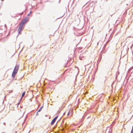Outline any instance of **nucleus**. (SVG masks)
<instances>
[{
  "mask_svg": "<svg viewBox=\"0 0 133 133\" xmlns=\"http://www.w3.org/2000/svg\"><path fill=\"white\" fill-rule=\"evenodd\" d=\"M43 106H42L40 108V109H39V110H38V112H40L41 111V110H42V109H43Z\"/></svg>",
  "mask_w": 133,
  "mask_h": 133,
  "instance_id": "0eeeda50",
  "label": "nucleus"
},
{
  "mask_svg": "<svg viewBox=\"0 0 133 133\" xmlns=\"http://www.w3.org/2000/svg\"><path fill=\"white\" fill-rule=\"evenodd\" d=\"M17 73H15V72L13 71L12 75V76L13 78H14L15 77V76Z\"/></svg>",
  "mask_w": 133,
  "mask_h": 133,
  "instance_id": "39448f33",
  "label": "nucleus"
},
{
  "mask_svg": "<svg viewBox=\"0 0 133 133\" xmlns=\"http://www.w3.org/2000/svg\"><path fill=\"white\" fill-rule=\"evenodd\" d=\"M65 113H64V114H63V115H64Z\"/></svg>",
  "mask_w": 133,
  "mask_h": 133,
  "instance_id": "393cba45",
  "label": "nucleus"
},
{
  "mask_svg": "<svg viewBox=\"0 0 133 133\" xmlns=\"http://www.w3.org/2000/svg\"><path fill=\"white\" fill-rule=\"evenodd\" d=\"M18 26L19 27L17 30L18 34H21V32L24 29L25 26L23 25H22L20 24H19Z\"/></svg>",
  "mask_w": 133,
  "mask_h": 133,
  "instance_id": "f257e3e1",
  "label": "nucleus"
},
{
  "mask_svg": "<svg viewBox=\"0 0 133 133\" xmlns=\"http://www.w3.org/2000/svg\"><path fill=\"white\" fill-rule=\"evenodd\" d=\"M4 27L5 28H6L7 27V26H6V24H5L4 25Z\"/></svg>",
  "mask_w": 133,
  "mask_h": 133,
  "instance_id": "f8f14e48",
  "label": "nucleus"
},
{
  "mask_svg": "<svg viewBox=\"0 0 133 133\" xmlns=\"http://www.w3.org/2000/svg\"><path fill=\"white\" fill-rule=\"evenodd\" d=\"M132 46H131V47H132Z\"/></svg>",
  "mask_w": 133,
  "mask_h": 133,
  "instance_id": "5701e85b",
  "label": "nucleus"
},
{
  "mask_svg": "<svg viewBox=\"0 0 133 133\" xmlns=\"http://www.w3.org/2000/svg\"><path fill=\"white\" fill-rule=\"evenodd\" d=\"M19 65H16L13 71L15 72V73H17V72L19 69Z\"/></svg>",
  "mask_w": 133,
  "mask_h": 133,
  "instance_id": "7ed1b4c3",
  "label": "nucleus"
},
{
  "mask_svg": "<svg viewBox=\"0 0 133 133\" xmlns=\"http://www.w3.org/2000/svg\"><path fill=\"white\" fill-rule=\"evenodd\" d=\"M38 111L36 112V116H38V115H39V114L38 113Z\"/></svg>",
  "mask_w": 133,
  "mask_h": 133,
  "instance_id": "9d476101",
  "label": "nucleus"
},
{
  "mask_svg": "<svg viewBox=\"0 0 133 133\" xmlns=\"http://www.w3.org/2000/svg\"><path fill=\"white\" fill-rule=\"evenodd\" d=\"M60 111L59 112V113H58V114H59V113L60 112Z\"/></svg>",
  "mask_w": 133,
  "mask_h": 133,
  "instance_id": "b1692460",
  "label": "nucleus"
},
{
  "mask_svg": "<svg viewBox=\"0 0 133 133\" xmlns=\"http://www.w3.org/2000/svg\"><path fill=\"white\" fill-rule=\"evenodd\" d=\"M31 13H32V11H30V12L29 13H30V14Z\"/></svg>",
  "mask_w": 133,
  "mask_h": 133,
  "instance_id": "dca6fc26",
  "label": "nucleus"
},
{
  "mask_svg": "<svg viewBox=\"0 0 133 133\" xmlns=\"http://www.w3.org/2000/svg\"><path fill=\"white\" fill-rule=\"evenodd\" d=\"M90 117V116H89L87 118V119H88Z\"/></svg>",
  "mask_w": 133,
  "mask_h": 133,
  "instance_id": "a211bd4d",
  "label": "nucleus"
},
{
  "mask_svg": "<svg viewBox=\"0 0 133 133\" xmlns=\"http://www.w3.org/2000/svg\"><path fill=\"white\" fill-rule=\"evenodd\" d=\"M12 91H11L10 92H12Z\"/></svg>",
  "mask_w": 133,
  "mask_h": 133,
  "instance_id": "f3484780",
  "label": "nucleus"
},
{
  "mask_svg": "<svg viewBox=\"0 0 133 133\" xmlns=\"http://www.w3.org/2000/svg\"><path fill=\"white\" fill-rule=\"evenodd\" d=\"M85 115H84L83 116L82 119V121H83V120L84 119V118H85Z\"/></svg>",
  "mask_w": 133,
  "mask_h": 133,
  "instance_id": "6e6552de",
  "label": "nucleus"
},
{
  "mask_svg": "<svg viewBox=\"0 0 133 133\" xmlns=\"http://www.w3.org/2000/svg\"><path fill=\"white\" fill-rule=\"evenodd\" d=\"M105 46H104L103 48V49H104V48H105Z\"/></svg>",
  "mask_w": 133,
  "mask_h": 133,
  "instance_id": "2eb2a0df",
  "label": "nucleus"
},
{
  "mask_svg": "<svg viewBox=\"0 0 133 133\" xmlns=\"http://www.w3.org/2000/svg\"><path fill=\"white\" fill-rule=\"evenodd\" d=\"M58 117V116H57L55 117L52 120L51 123V125H53L54 123L56 121V120L57 119V118Z\"/></svg>",
  "mask_w": 133,
  "mask_h": 133,
  "instance_id": "20e7f679",
  "label": "nucleus"
},
{
  "mask_svg": "<svg viewBox=\"0 0 133 133\" xmlns=\"http://www.w3.org/2000/svg\"><path fill=\"white\" fill-rule=\"evenodd\" d=\"M30 15V13H29L28 14V16H29Z\"/></svg>",
  "mask_w": 133,
  "mask_h": 133,
  "instance_id": "ddd939ff",
  "label": "nucleus"
},
{
  "mask_svg": "<svg viewBox=\"0 0 133 133\" xmlns=\"http://www.w3.org/2000/svg\"><path fill=\"white\" fill-rule=\"evenodd\" d=\"M133 46V43L132 44V45L131 46Z\"/></svg>",
  "mask_w": 133,
  "mask_h": 133,
  "instance_id": "412c9836",
  "label": "nucleus"
},
{
  "mask_svg": "<svg viewBox=\"0 0 133 133\" xmlns=\"http://www.w3.org/2000/svg\"><path fill=\"white\" fill-rule=\"evenodd\" d=\"M25 91H24L23 92V93H22V94L21 98L20 99V100H21V99L22 98V97H23L25 95Z\"/></svg>",
  "mask_w": 133,
  "mask_h": 133,
  "instance_id": "423d86ee",
  "label": "nucleus"
},
{
  "mask_svg": "<svg viewBox=\"0 0 133 133\" xmlns=\"http://www.w3.org/2000/svg\"><path fill=\"white\" fill-rule=\"evenodd\" d=\"M81 57H82V56H81H81H80V59L81 60H82V58H81Z\"/></svg>",
  "mask_w": 133,
  "mask_h": 133,
  "instance_id": "9b49d317",
  "label": "nucleus"
},
{
  "mask_svg": "<svg viewBox=\"0 0 133 133\" xmlns=\"http://www.w3.org/2000/svg\"><path fill=\"white\" fill-rule=\"evenodd\" d=\"M32 44L31 45V46H30V47H31V46H32Z\"/></svg>",
  "mask_w": 133,
  "mask_h": 133,
  "instance_id": "4be33fe9",
  "label": "nucleus"
},
{
  "mask_svg": "<svg viewBox=\"0 0 133 133\" xmlns=\"http://www.w3.org/2000/svg\"><path fill=\"white\" fill-rule=\"evenodd\" d=\"M28 19L26 17V18L24 19L19 24L25 26V24L28 22Z\"/></svg>",
  "mask_w": 133,
  "mask_h": 133,
  "instance_id": "f03ea898",
  "label": "nucleus"
},
{
  "mask_svg": "<svg viewBox=\"0 0 133 133\" xmlns=\"http://www.w3.org/2000/svg\"><path fill=\"white\" fill-rule=\"evenodd\" d=\"M70 110H69V111H68V114H67V115L68 116H69V115H70Z\"/></svg>",
  "mask_w": 133,
  "mask_h": 133,
  "instance_id": "1a4fd4ad",
  "label": "nucleus"
},
{
  "mask_svg": "<svg viewBox=\"0 0 133 133\" xmlns=\"http://www.w3.org/2000/svg\"><path fill=\"white\" fill-rule=\"evenodd\" d=\"M2 1H3L4 0H1Z\"/></svg>",
  "mask_w": 133,
  "mask_h": 133,
  "instance_id": "6ab92c4d",
  "label": "nucleus"
},
{
  "mask_svg": "<svg viewBox=\"0 0 133 133\" xmlns=\"http://www.w3.org/2000/svg\"><path fill=\"white\" fill-rule=\"evenodd\" d=\"M133 46V43L132 44V45L131 46Z\"/></svg>",
  "mask_w": 133,
  "mask_h": 133,
  "instance_id": "aec40b11",
  "label": "nucleus"
},
{
  "mask_svg": "<svg viewBox=\"0 0 133 133\" xmlns=\"http://www.w3.org/2000/svg\"><path fill=\"white\" fill-rule=\"evenodd\" d=\"M3 124L5 126V123L4 122L3 123Z\"/></svg>",
  "mask_w": 133,
  "mask_h": 133,
  "instance_id": "4468645a",
  "label": "nucleus"
},
{
  "mask_svg": "<svg viewBox=\"0 0 133 133\" xmlns=\"http://www.w3.org/2000/svg\"><path fill=\"white\" fill-rule=\"evenodd\" d=\"M1 39H0V41H1Z\"/></svg>",
  "mask_w": 133,
  "mask_h": 133,
  "instance_id": "a878e982",
  "label": "nucleus"
}]
</instances>
